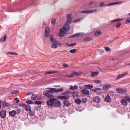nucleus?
<instances>
[{
    "label": "nucleus",
    "instance_id": "1a4fd4ad",
    "mask_svg": "<svg viewBox=\"0 0 130 130\" xmlns=\"http://www.w3.org/2000/svg\"><path fill=\"white\" fill-rule=\"evenodd\" d=\"M53 90L54 91V92L58 93L60 92H62L64 89L63 88H61L60 89H57L55 88H53Z\"/></svg>",
    "mask_w": 130,
    "mask_h": 130
},
{
    "label": "nucleus",
    "instance_id": "a18cd8bd",
    "mask_svg": "<svg viewBox=\"0 0 130 130\" xmlns=\"http://www.w3.org/2000/svg\"><path fill=\"white\" fill-rule=\"evenodd\" d=\"M121 24L120 23L118 22L117 24V25H116V27L117 28H119Z\"/></svg>",
    "mask_w": 130,
    "mask_h": 130
},
{
    "label": "nucleus",
    "instance_id": "2eb2a0df",
    "mask_svg": "<svg viewBox=\"0 0 130 130\" xmlns=\"http://www.w3.org/2000/svg\"><path fill=\"white\" fill-rule=\"evenodd\" d=\"M17 113L16 112L15 110L10 111L9 112V114L12 117H14Z\"/></svg>",
    "mask_w": 130,
    "mask_h": 130
},
{
    "label": "nucleus",
    "instance_id": "f257e3e1",
    "mask_svg": "<svg viewBox=\"0 0 130 130\" xmlns=\"http://www.w3.org/2000/svg\"><path fill=\"white\" fill-rule=\"evenodd\" d=\"M71 16V14H70L67 15V21L66 23L63 27L60 29V32L58 34L60 37H63L64 35L67 33L68 30L69 29V25L72 20Z\"/></svg>",
    "mask_w": 130,
    "mask_h": 130
},
{
    "label": "nucleus",
    "instance_id": "ddd939ff",
    "mask_svg": "<svg viewBox=\"0 0 130 130\" xmlns=\"http://www.w3.org/2000/svg\"><path fill=\"white\" fill-rule=\"evenodd\" d=\"M105 101L107 102H111V99L110 97L108 95L105 98Z\"/></svg>",
    "mask_w": 130,
    "mask_h": 130
},
{
    "label": "nucleus",
    "instance_id": "412c9836",
    "mask_svg": "<svg viewBox=\"0 0 130 130\" xmlns=\"http://www.w3.org/2000/svg\"><path fill=\"white\" fill-rule=\"evenodd\" d=\"M10 106V105L9 103H6L5 102H4L2 104L3 107H9Z\"/></svg>",
    "mask_w": 130,
    "mask_h": 130
},
{
    "label": "nucleus",
    "instance_id": "9d476101",
    "mask_svg": "<svg viewBox=\"0 0 130 130\" xmlns=\"http://www.w3.org/2000/svg\"><path fill=\"white\" fill-rule=\"evenodd\" d=\"M6 111L5 110H2L0 112V116L2 118H5L6 115Z\"/></svg>",
    "mask_w": 130,
    "mask_h": 130
},
{
    "label": "nucleus",
    "instance_id": "4468645a",
    "mask_svg": "<svg viewBox=\"0 0 130 130\" xmlns=\"http://www.w3.org/2000/svg\"><path fill=\"white\" fill-rule=\"evenodd\" d=\"M93 100L94 102L99 103L100 101V99L98 96L95 97L93 98Z\"/></svg>",
    "mask_w": 130,
    "mask_h": 130
},
{
    "label": "nucleus",
    "instance_id": "6e6d98bb",
    "mask_svg": "<svg viewBox=\"0 0 130 130\" xmlns=\"http://www.w3.org/2000/svg\"><path fill=\"white\" fill-rule=\"evenodd\" d=\"M19 92V90H14L13 91V94H15L16 93H18Z\"/></svg>",
    "mask_w": 130,
    "mask_h": 130
},
{
    "label": "nucleus",
    "instance_id": "aec40b11",
    "mask_svg": "<svg viewBox=\"0 0 130 130\" xmlns=\"http://www.w3.org/2000/svg\"><path fill=\"white\" fill-rule=\"evenodd\" d=\"M93 86L92 85H86L85 86V88L87 89H90L93 88Z\"/></svg>",
    "mask_w": 130,
    "mask_h": 130
},
{
    "label": "nucleus",
    "instance_id": "3c124183",
    "mask_svg": "<svg viewBox=\"0 0 130 130\" xmlns=\"http://www.w3.org/2000/svg\"><path fill=\"white\" fill-rule=\"evenodd\" d=\"M130 22V18L128 19L125 22L126 23H129Z\"/></svg>",
    "mask_w": 130,
    "mask_h": 130
},
{
    "label": "nucleus",
    "instance_id": "338daca9",
    "mask_svg": "<svg viewBox=\"0 0 130 130\" xmlns=\"http://www.w3.org/2000/svg\"><path fill=\"white\" fill-rule=\"evenodd\" d=\"M43 25H45V24H46L45 23V22H43Z\"/></svg>",
    "mask_w": 130,
    "mask_h": 130
},
{
    "label": "nucleus",
    "instance_id": "39448f33",
    "mask_svg": "<svg viewBox=\"0 0 130 130\" xmlns=\"http://www.w3.org/2000/svg\"><path fill=\"white\" fill-rule=\"evenodd\" d=\"M116 90L117 92L121 94L125 93L126 91V89H122L119 88H117Z\"/></svg>",
    "mask_w": 130,
    "mask_h": 130
},
{
    "label": "nucleus",
    "instance_id": "5fc2aeb1",
    "mask_svg": "<svg viewBox=\"0 0 130 130\" xmlns=\"http://www.w3.org/2000/svg\"><path fill=\"white\" fill-rule=\"evenodd\" d=\"M69 98L68 96H63V99H67Z\"/></svg>",
    "mask_w": 130,
    "mask_h": 130
},
{
    "label": "nucleus",
    "instance_id": "603ef678",
    "mask_svg": "<svg viewBox=\"0 0 130 130\" xmlns=\"http://www.w3.org/2000/svg\"><path fill=\"white\" fill-rule=\"evenodd\" d=\"M14 100L16 101V103H18L19 101V100L17 98H14Z\"/></svg>",
    "mask_w": 130,
    "mask_h": 130
},
{
    "label": "nucleus",
    "instance_id": "bb28decb",
    "mask_svg": "<svg viewBox=\"0 0 130 130\" xmlns=\"http://www.w3.org/2000/svg\"><path fill=\"white\" fill-rule=\"evenodd\" d=\"M6 35H5L4 37H2L0 39V41L1 42H3L5 41L6 40Z\"/></svg>",
    "mask_w": 130,
    "mask_h": 130
},
{
    "label": "nucleus",
    "instance_id": "ea45409f",
    "mask_svg": "<svg viewBox=\"0 0 130 130\" xmlns=\"http://www.w3.org/2000/svg\"><path fill=\"white\" fill-rule=\"evenodd\" d=\"M50 39L51 41L53 43L54 42V41L55 40V39H53V36H51L50 37Z\"/></svg>",
    "mask_w": 130,
    "mask_h": 130
},
{
    "label": "nucleus",
    "instance_id": "393cba45",
    "mask_svg": "<svg viewBox=\"0 0 130 130\" xmlns=\"http://www.w3.org/2000/svg\"><path fill=\"white\" fill-rule=\"evenodd\" d=\"M72 77H73L74 76H78L80 74L78 72H73L72 73Z\"/></svg>",
    "mask_w": 130,
    "mask_h": 130
},
{
    "label": "nucleus",
    "instance_id": "774afa93",
    "mask_svg": "<svg viewBox=\"0 0 130 130\" xmlns=\"http://www.w3.org/2000/svg\"><path fill=\"white\" fill-rule=\"evenodd\" d=\"M83 102H84V103H85L86 102V101H84L83 100Z\"/></svg>",
    "mask_w": 130,
    "mask_h": 130
},
{
    "label": "nucleus",
    "instance_id": "6e6552de",
    "mask_svg": "<svg viewBox=\"0 0 130 130\" xmlns=\"http://www.w3.org/2000/svg\"><path fill=\"white\" fill-rule=\"evenodd\" d=\"M82 35L81 33H78L74 34L69 37V38H71L78 37Z\"/></svg>",
    "mask_w": 130,
    "mask_h": 130
},
{
    "label": "nucleus",
    "instance_id": "7ed1b4c3",
    "mask_svg": "<svg viewBox=\"0 0 130 130\" xmlns=\"http://www.w3.org/2000/svg\"><path fill=\"white\" fill-rule=\"evenodd\" d=\"M57 100V99H50L49 100L47 101V105L49 106H52L54 105V102Z\"/></svg>",
    "mask_w": 130,
    "mask_h": 130
},
{
    "label": "nucleus",
    "instance_id": "0eeeda50",
    "mask_svg": "<svg viewBox=\"0 0 130 130\" xmlns=\"http://www.w3.org/2000/svg\"><path fill=\"white\" fill-rule=\"evenodd\" d=\"M50 31L49 27H47L45 28V31L44 35L45 37H47L49 36Z\"/></svg>",
    "mask_w": 130,
    "mask_h": 130
},
{
    "label": "nucleus",
    "instance_id": "473e14b6",
    "mask_svg": "<svg viewBox=\"0 0 130 130\" xmlns=\"http://www.w3.org/2000/svg\"><path fill=\"white\" fill-rule=\"evenodd\" d=\"M83 18H79L78 19H77L75 20H74L73 22L74 23H76L78 22H79L81 20H83Z\"/></svg>",
    "mask_w": 130,
    "mask_h": 130
},
{
    "label": "nucleus",
    "instance_id": "6ab92c4d",
    "mask_svg": "<svg viewBox=\"0 0 130 130\" xmlns=\"http://www.w3.org/2000/svg\"><path fill=\"white\" fill-rule=\"evenodd\" d=\"M25 109L27 111H28L31 109V108L29 106L26 105L25 107Z\"/></svg>",
    "mask_w": 130,
    "mask_h": 130
},
{
    "label": "nucleus",
    "instance_id": "7c9ffc66",
    "mask_svg": "<svg viewBox=\"0 0 130 130\" xmlns=\"http://www.w3.org/2000/svg\"><path fill=\"white\" fill-rule=\"evenodd\" d=\"M91 40V38L87 37H85L84 39V40L86 42H88V41H89Z\"/></svg>",
    "mask_w": 130,
    "mask_h": 130
},
{
    "label": "nucleus",
    "instance_id": "69168bd1",
    "mask_svg": "<svg viewBox=\"0 0 130 130\" xmlns=\"http://www.w3.org/2000/svg\"><path fill=\"white\" fill-rule=\"evenodd\" d=\"M93 2V1H92L91 2H90L89 3V5H91V4H92Z\"/></svg>",
    "mask_w": 130,
    "mask_h": 130
},
{
    "label": "nucleus",
    "instance_id": "4d7b16f0",
    "mask_svg": "<svg viewBox=\"0 0 130 130\" xmlns=\"http://www.w3.org/2000/svg\"><path fill=\"white\" fill-rule=\"evenodd\" d=\"M25 105H25L24 103L20 104L19 105V106H22V107H23V106H24L25 107Z\"/></svg>",
    "mask_w": 130,
    "mask_h": 130
},
{
    "label": "nucleus",
    "instance_id": "052dcab7",
    "mask_svg": "<svg viewBox=\"0 0 130 130\" xmlns=\"http://www.w3.org/2000/svg\"><path fill=\"white\" fill-rule=\"evenodd\" d=\"M63 66L64 67H68V66L67 64L64 63L63 64Z\"/></svg>",
    "mask_w": 130,
    "mask_h": 130
},
{
    "label": "nucleus",
    "instance_id": "a19ab883",
    "mask_svg": "<svg viewBox=\"0 0 130 130\" xmlns=\"http://www.w3.org/2000/svg\"><path fill=\"white\" fill-rule=\"evenodd\" d=\"M101 34V32L99 31H96L95 34V35L96 36H98Z\"/></svg>",
    "mask_w": 130,
    "mask_h": 130
},
{
    "label": "nucleus",
    "instance_id": "72a5a7b5",
    "mask_svg": "<svg viewBox=\"0 0 130 130\" xmlns=\"http://www.w3.org/2000/svg\"><path fill=\"white\" fill-rule=\"evenodd\" d=\"M76 50L75 49L70 50L69 51L71 53H75L76 52Z\"/></svg>",
    "mask_w": 130,
    "mask_h": 130
},
{
    "label": "nucleus",
    "instance_id": "13d9d810",
    "mask_svg": "<svg viewBox=\"0 0 130 130\" xmlns=\"http://www.w3.org/2000/svg\"><path fill=\"white\" fill-rule=\"evenodd\" d=\"M100 5L101 6H106V5H104V3L103 2H102L100 4Z\"/></svg>",
    "mask_w": 130,
    "mask_h": 130
},
{
    "label": "nucleus",
    "instance_id": "09e8293b",
    "mask_svg": "<svg viewBox=\"0 0 130 130\" xmlns=\"http://www.w3.org/2000/svg\"><path fill=\"white\" fill-rule=\"evenodd\" d=\"M69 91H67L66 92H63L62 93V94L63 95H67L69 94Z\"/></svg>",
    "mask_w": 130,
    "mask_h": 130
},
{
    "label": "nucleus",
    "instance_id": "680f3d73",
    "mask_svg": "<svg viewBox=\"0 0 130 130\" xmlns=\"http://www.w3.org/2000/svg\"><path fill=\"white\" fill-rule=\"evenodd\" d=\"M18 55V54L17 53H16L15 52H13V53H12V55H15V56H17V55Z\"/></svg>",
    "mask_w": 130,
    "mask_h": 130
},
{
    "label": "nucleus",
    "instance_id": "f3484780",
    "mask_svg": "<svg viewBox=\"0 0 130 130\" xmlns=\"http://www.w3.org/2000/svg\"><path fill=\"white\" fill-rule=\"evenodd\" d=\"M122 3V2H116L113 3H110L109 4H108L106 6H109L111 5H113L116 4H120L121 3Z\"/></svg>",
    "mask_w": 130,
    "mask_h": 130
},
{
    "label": "nucleus",
    "instance_id": "dca6fc26",
    "mask_svg": "<svg viewBox=\"0 0 130 130\" xmlns=\"http://www.w3.org/2000/svg\"><path fill=\"white\" fill-rule=\"evenodd\" d=\"M81 92L84 94L88 95L89 93V91L85 89H83Z\"/></svg>",
    "mask_w": 130,
    "mask_h": 130
},
{
    "label": "nucleus",
    "instance_id": "cd10ccee",
    "mask_svg": "<svg viewBox=\"0 0 130 130\" xmlns=\"http://www.w3.org/2000/svg\"><path fill=\"white\" fill-rule=\"evenodd\" d=\"M75 102L77 104H79L81 103V100L79 99H76L75 100Z\"/></svg>",
    "mask_w": 130,
    "mask_h": 130
},
{
    "label": "nucleus",
    "instance_id": "c03bdc74",
    "mask_svg": "<svg viewBox=\"0 0 130 130\" xmlns=\"http://www.w3.org/2000/svg\"><path fill=\"white\" fill-rule=\"evenodd\" d=\"M76 43H71V44L69 45L67 44L66 45H68V46H69V47H70V46H74L76 45Z\"/></svg>",
    "mask_w": 130,
    "mask_h": 130
},
{
    "label": "nucleus",
    "instance_id": "bf43d9fd",
    "mask_svg": "<svg viewBox=\"0 0 130 130\" xmlns=\"http://www.w3.org/2000/svg\"><path fill=\"white\" fill-rule=\"evenodd\" d=\"M58 98L60 99H63V96H59L58 97Z\"/></svg>",
    "mask_w": 130,
    "mask_h": 130
},
{
    "label": "nucleus",
    "instance_id": "c756f323",
    "mask_svg": "<svg viewBox=\"0 0 130 130\" xmlns=\"http://www.w3.org/2000/svg\"><path fill=\"white\" fill-rule=\"evenodd\" d=\"M125 98L128 102H130V97L128 95H126L125 96Z\"/></svg>",
    "mask_w": 130,
    "mask_h": 130
},
{
    "label": "nucleus",
    "instance_id": "49530a36",
    "mask_svg": "<svg viewBox=\"0 0 130 130\" xmlns=\"http://www.w3.org/2000/svg\"><path fill=\"white\" fill-rule=\"evenodd\" d=\"M65 77H67L68 78H71L72 77V74L70 75H65Z\"/></svg>",
    "mask_w": 130,
    "mask_h": 130
},
{
    "label": "nucleus",
    "instance_id": "f704fd0d",
    "mask_svg": "<svg viewBox=\"0 0 130 130\" xmlns=\"http://www.w3.org/2000/svg\"><path fill=\"white\" fill-rule=\"evenodd\" d=\"M51 23L53 25H54L56 24V21L54 18H53L52 19L51 21Z\"/></svg>",
    "mask_w": 130,
    "mask_h": 130
},
{
    "label": "nucleus",
    "instance_id": "9b49d317",
    "mask_svg": "<svg viewBox=\"0 0 130 130\" xmlns=\"http://www.w3.org/2000/svg\"><path fill=\"white\" fill-rule=\"evenodd\" d=\"M54 104L55 106L56 107H59L61 106V104L60 101H58L55 102Z\"/></svg>",
    "mask_w": 130,
    "mask_h": 130
},
{
    "label": "nucleus",
    "instance_id": "e433bc0d",
    "mask_svg": "<svg viewBox=\"0 0 130 130\" xmlns=\"http://www.w3.org/2000/svg\"><path fill=\"white\" fill-rule=\"evenodd\" d=\"M26 102L28 104H33V102L31 100H27Z\"/></svg>",
    "mask_w": 130,
    "mask_h": 130
},
{
    "label": "nucleus",
    "instance_id": "58836bf2",
    "mask_svg": "<svg viewBox=\"0 0 130 130\" xmlns=\"http://www.w3.org/2000/svg\"><path fill=\"white\" fill-rule=\"evenodd\" d=\"M54 44H55L56 45H57L59 44V45H61V44L58 41H57L56 40L54 41V42L53 43Z\"/></svg>",
    "mask_w": 130,
    "mask_h": 130
},
{
    "label": "nucleus",
    "instance_id": "8fccbe9b",
    "mask_svg": "<svg viewBox=\"0 0 130 130\" xmlns=\"http://www.w3.org/2000/svg\"><path fill=\"white\" fill-rule=\"evenodd\" d=\"M101 90V89L100 88H96L94 89L93 90V91H94L95 92L97 91Z\"/></svg>",
    "mask_w": 130,
    "mask_h": 130
},
{
    "label": "nucleus",
    "instance_id": "5701e85b",
    "mask_svg": "<svg viewBox=\"0 0 130 130\" xmlns=\"http://www.w3.org/2000/svg\"><path fill=\"white\" fill-rule=\"evenodd\" d=\"M72 93L73 94V96L74 97H76L78 96V93L77 91H75V92H73Z\"/></svg>",
    "mask_w": 130,
    "mask_h": 130
},
{
    "label": "nucleus",
    "instance_id": "a878e982",
    "mask_svg": "<svg viewBox=\"0 0 130 130\" xmlns=\"http://www.w3.org/2000/svg\"><path fill=\"white\" fill-rule=\"evenodd\" d=\"M64 104L65 106L67 107H68L70 104L69 102L66 100L64 102Z\"/></svg>",
    "mask_w": 130,
    "mask_h": 130
},
{
    "label": "nucleus",
    "instance_id": "c85d7f7f",
    "mask_svg": "<svg viewBox=\"0 0 130 130\" xmlns=\"http://www.w3.org/2000/svg\"><path fill=\"white\" fill-rule=\"evenodd\" d=\"M99 72H94L92 73L91 76L92 77H94L95 76H97Z\"/></svg>",
    "mask_w": 130,
    "mask_h": 130
},
{
    "label": "nucleus",
    "instance_id": "c9c22d12",
    "mask_svg": "<svg viewBox=\"0 0 130 130\" xmlns=\"http://www.w3.org/2000/svg\"><path fill=\"white\" fill-rule=\"evenodd\" d=\"M122 19H115L114 20H112L111 21V22H118L120 20H122Z\"/></svg>",
    "mask_w": 130,
    "mask_h": 130
},
{
    "label": "nucleus",
    "instance_id": "20e7f679",
    "mask_svg": "<svg viewBox=\"0 0 130 130\" xmlns=\"http://www.w3.org/2000/svg\"><path fill=\"white\" fill-rule=\"evenodd\" d=\"M99 10L97 9H95L92 10H89L87 11H84L80 12L81 13H91L93 12H97Z\"/></svg>",
    "mask_w": 130,
    "mask_h": 130
},
{
    "label": "nucleus",
    "instance_id": "f03ea898",
    "mask_svg": "<svg viewBox=\"0 0 130 130\" xmlns=\"http://www.w3.org/2000/svg\"><path fill=\"white\" fill-rule=\"evenodd\" d=\"M49 90L44 91L43 92V95L47 98H54V97L53 95V93L54 92L53 88H47Z\"/></svg>",
    "mask_w": 130,
    "mask_h": 130
},
{
    "label": "nucleus",
    "instance_id": "37998d69",
    "mask_svg": "<svg viewBox=\"0 0 130 130\" xmlns=\"http://www.w3.org/2000/svg\"><path fill=\"white\" fill-rule=\"evenodd\" d=\"M35 103L36 104L40 105L41 104L42 102L40 101H35Z\"/></svg>",
    "mask_w": 130,
    "mask_h": 130
},
{
    "label": "nucleus",
    "instance_id": "864d4df0",
    "mask_svg": "<svg viewBox=\"0 0 130 130\" xmlns=\"http://www.w3.org/2000/svg\"><path fill=\"white\" fill-rule=\"evenodd\" d=\"M105 50L107 51H109L110 50L109 48L108 47H106L105 48Z\"/></svg>",
    "mask_w": 130,
    "mask_h": 130
},
{
    "label": "nucleus",
    "instance_id": "4c0bfd02",
    "mask_svg": "<svg viewBox=\"0 0 130 130\" xmlns=\"http://www.w3.org/2000/svg\"><path fill=\"white\" fill-rule=\"evenodd\" d=\"M29 115L31 116H32L34 115V113L33 112V111L32 110H30V111H29Z\"/></svg>",
    "mask_w": 130,
    "mask_h": 130
},
{
    "label": "nucleus",
    "instance_id": "e2e57ef3",
    "mask_svg": "<svg viewBox=\"0 0 130 130\" xmlns=\"http://www.w3.org/2000/svg\"><path fill=\"white\" fill-rule=\"evenodd\" d=\"M3 101L1 100H0V109L1 108V103H2Z\"/></svg>",
    "mask_w": 130,
    "mask_h": 130
},
{
    "label": "nucleus",
    "instance_id": "0e129e2a",
    "mask_svg": "<svg viewBox=\"0 0 130 130\" xmlns=\"http://www.w3.org/2000/svg\"><path fill=\"white\" fill-rule=\"evenodd\" d=\"M13 53V52H8L7 53L12 55Z\"/></svg>",
    "mask_w": 130,
    "mask_h": 130
},
{
    "label": "nucleus",
    "instance_id": "f8f14e48",
    "mask_svg": "<svg viewBox=\"0 0 130 130\" xmlns=\"http://www.w3.org/2000/svg\"><path fill=\"white\" fill-rule=\"evenodd\" d=\"M110 84L106 85H104L103 86L102 90H106L109 89L110 87Z\"/></svg>",
    "mask_w": 130,
    "mask_h": 130
},
{
    "label": "nucleus",
    "instance_id": "a211bd4d",
    "mask_svg": "<svg viewBox=\"0 0 130 130\" xmlns=\"http://www.w3.org/2000/svg\"><path fill=\"white\" fill-rule=\"evenodd\" d=\"M121 102L123 105H126L127 104L126 101L124 99L121 100Z\"/></svg>",
    "mask_w": 130,
    "mask_h": 130
},
{
    "label": "nucleus",
    "instance_id": "423d86ee",
    "mask_svg": "<svg viewBox=\"0 0 130 130\" xmlns=\"http://www.w3.org/2000/svg\"><path fill=\"white\" fill-rule=\"evenodd\" d=\"M128 74V73L127 72H125L123 74L119 75L116 78V80H118L120 78H122L124 76H126Z\"/></svg>",
    "mask_w": 130,
    "mask_h": 130
},
{
    "label": "nucleus",
    "instance_id": "2f4dec72",
    "mask_svg": "<svg viewBox=\"0 0 130 130\" xmlns=\"http://www.w3.org/2000/svg\"><path fill=\"white\" fill-rule=\"evenodd\" d=\"M37 97V95L36 94H34L32 95L31 98V99L34 100H35Z\"/></svg>",
    "mask_w": 130,
    "mask_h": 130
},
{
    "label": "nucleus",
    "instance_id": "79ce46f5",
    "mask_svg": "<svg viewBox=\"0 0 130 130\" xmlns=\"http://www.w3.org/2000/svg\"><path fill=\"white\" fill-rule=\"evenodd\" d=\"M94 82L97 84H99L101 83V81L99 80H94Z\"/></svg>",
    "mask_w": 130,
    "mask_h": 130
},
{
    "label": "nucleus",
    "instance_id": "b1692460",
    "mask_svg": "<svg viewBox=\"0 0 130 130\" xmlns=\"http://www.w3.org/2000/svg\"><path fill=\"white\" fill-rule=\"evenodd\" d=\"M78 87L76 86H71L69 89L71 90H75L77 89Z\"/></svg>",
    "mask_w": 130,
    "mask_h": 130
},
{
    "label": "nucleus",
    "instance_id": "4be33fe9",
    "mask_svg": "<svg viewBox=\"0 0 130 130\" xmlns=\"http://www.w3.org/2000/svg\"><path fill=\"white\" fill-rule=\"evenodd\" d=\"M58 72L57 71H46L45 73V74H52L55 73H58Z\"/></svg>",
    "mask_w": 130,
    "mask_h": 130
},
{
    "label": "nucleus",
    "instance_id": "de8ad7c7",
    "mask_svg": "<svg viewBox=\"0 0 130 130\" xmlns=\"http://www.w3.org/2000/svg\"><path fill=\"white\" fill-rule=\"evenodd\" d=\"M57 47V46L55 44H53L52 46V48H55Z\"/></svg>",
    "mask_w": 130,
    "mask_h": 130
}]
</instances>
